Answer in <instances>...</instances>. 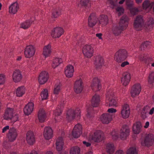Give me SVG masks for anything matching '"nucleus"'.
<instances>
[{"label": "nucleus", "mask_w": 154, "mask_h": 154, "mask_svg": "<svg viewBox=\"0 0 154 154\" xmlns=\"http://www.w3.org/2000/svg\"><path fill=\"white\" fill-rule=\"evenodd\" d=\"M3 119L6 120H12L14 122L18 120V116L15 115L13 117V109L10 108H7L5 111L3 116Z\"/></svg>", "instance_id": "1"}, {"label": "nucleus", "mask_w": 154, "mask_h": 154, "mask_svg": "<svg viewBox=\"0 0 154 154\" xmlns=\"http://www.w3.org/2000/svg\"><path fill=\"white\" fill-rule=\"evenodd\" d=\"M128 57L127 51L124 49H120L115 54V59L118 63H121L126 60Z\"/></svg>", "instance_id": "2"}, {"label": "nucleus", "mask_w": 154, "mask_h": 154, "mask_svg": "<svg viewBox=\"0 0 154 154\" xmlns=\"http://www.w3.org/2000/svg\"><path fill=\"white\" fill-rule=\"evenodd\" d=\"M81 110L79 108H77L75 110L69 109L66 113V119L69 121L75 119L76 116L79 119L81 116Z\"/></svg>", "instance_id": "3"}, {"label": "nucleus", "mask_w": 154, "mask_h": 154, "mask_svg": "<svg viewBox=\"0 0 154 154\" xmlns=\"http://www.w3.org/2000/svg\"><path fill=\"white\" fill-rule=\"evenodd\" d=\"M35 49L32 45L27 46L24 49V55L26 58H30L33 57L35 54Z\"/></svg>", "instance_id": "4"}, {"label": "nucleus", "mask_w": 154, "mask_h": 154, "mask_svg": "<svg viewBox=\"0 0 154 154\" xmlns=\"http://www.w3.org/2000/svg\"><path fill=\"white\" fill-rule=\"evenodd\" d=\"M64 32V29L62 28L56 27L51 30V34L54 38H59L63 34Z\"/></svg>", "instance_id": "5"}, {"label": "nucleus", "mask_w": 154, "mask_h": 154, "mask_svg": "<svg viewBox=\"0 0 154 154\" xmlns=\"http://www.w3.org/2000/svg\"><path fill=\"white\" fill-rule=\"evenodd\" d=\"M18 135L17 130L14 127L11 128L7 134V137L9 142H13Z\"/></svg>", "instance_id": "6"}, {"label": "nucleus", "mask_w": 154, "mask_h": 154, "mask_svg": "<svg viewBox=\"0 0 154 154\" xmlns=\"http://www.w3.org/2000/svg\"><path fill=\"white\" fill-rule=\"evenodd\" d=\"M82 52L85 56L87 58H90L93 55V49L90 45H86L84 46Z\"/></svg>", "instance_id": "7"}, {"label": "nucleus", "mask_w": 154, "mask_h": 154, "mask_svg": "<svg viewBox=\"0 0 154 154\" xmlns=\"http://www.w3.org/2000/svg\"><path fill=\"white\" fill-rule=\"evenodd\" d=\"M144 23L143 17L141 15L137 16L135 18L133 23L134 27L137 30L139 28H141Z\"/></svg>", "instance_id": "8"}, {"label": "nucleus", "mask_w": 154, "mask_h": 154, "mask_svg": "<svg viewBox=\"0 0 154 154\" xmlns=\"http://www.w3.org/2000/svg\"><path fill=\"white\" fill-rule=\"evenodd\" d=\"M121 133L120 134V137L122 140L126 139L129 134L130 130L128 126L124 125L122 126L121 129Z\"/></svg>", "instance_id": "9"}, {"label": "nucleus", "mask_w": 154, "mask_h": 154, "mask_svg": "<svg viewBox=\"0 0 154 154\" xmlns=\"http://www.w3.org/2000/svg\"><path fill=\"white\" fill-rule=\"evenodd\" d=\"M49 79L48 73L46 71H42L38 77V82L40 85L45 84Z\"/></svg>", "instance_id": "10"}, {"label": "nucleus", "mask_w": 154, "mask_h": 154, "mask_svg": "<svg viewBox=\"0 0 154 154\" xmlns=\"http://www.w3.org/2000/svg\"><path fill=\"white\" fill-rule=\"evenodd\" d=\"M82 127L80 124L76 125L74 127L72 131V135L75 138H78L82 133Z\"/></svg>", "instance_id": "11"}, {"label": "nucleus", "mask_w": 154, "mask_h": 154, "mask_svg": "<svg viewBox=\"0 0 154 154\" xmlns=\"http://www.w3.org/2000/svg\"><path fill=\"white\" fill-rule=\"evenodd\" d=\"M130 113V109L128 105L125 104L123 106L121 111L122 117L124 119L128 118L129 116Z\"/></svg>", "instance_id": "12"}, {"label": "nucleus", "mask_w": 154, "mask_h": 154, "mask_svg": "<svg viewBox=\"0 0 154 154\" xmlns=\"http://www.w3.org/2000/svg\"><path fill=\"white\" fill-rule=\"evenodd\" d=\"M141 88L140 85L137 84L134 85L132 87L131 94L132 97H135L138 95L141 91Z\"/></svg>", "instance_id": "13"}, {"label": "nucleus", "mask_w": 154, "mask_h": 154, "mask_svg": "<svg viewBox=\"0 0 154 154\" xmlns=\"http://www.w3.org/2000/svg\"><path fill=\"white\" fill-rule=\"evenodd\" d=\"M88 25L89 27H93L97 23V18L94 13L91 14L88 19Z\"/></svg>", "instance_id": "14"}, {"label": "nucleus", "mask_w": 154, "mask_h": 154, "mask_svg": "<svg viewBox=\"0 0 154 154\" xmlns=\"http://www.w3.org/2000/svg\"><path fill=\"white\" fill-rule=\"evenodd\" d=\"M26 139L29 145H32L35 141V138L33 133L30 131H28L26 134Z\"/></svg>", "instance_id": "15"}, {"label": "nucleus", "mask_w": 154, "mask_h": 154, "mask_svg": "<svg viewBox=\"0 0 154 154\" xmlns=\"http://www.w3.org/2000/svg\"><path fill=\"white\" fill-rule=\"evenodd\" d=\"M53 132L52 128L49 127H46L44 129L43 136L44 138L47 140L52 138Z\"/></svg>", "instance_id": "16"}, {"label": "nucleus", "mask_w": 154, "mask_h": 154, "mask_svg": "<svg viewBox=\"0 0 154 154\" xmlns=\"http://www.w3.org/2000/svg\"><path fill=\"white\" fill-rule=\"evenodd\" d=\"M22 77L21 72L19 70H16L13 72L12 79L15 82L17 83L20 82Z\"/></svg>", "instance_id": "17"}, {"label": "nucleus", "mask_w": 154, "mask_h": 154, "mask_svg": "<svg viewBox=\"0 0 154 154\" xmlns=\"http://www.w3.org/2000/svg\"><path fill=\"white\" fill-rule=\"evenodd\" d=\"M34 104L32 102H29L26 105L23 109L24 113L26 115H28L31 114L33 110Z\"/></svg>", "instance_id": "18"}, {"label": "nucleus", "mask_w": 154, "mask_h": 154, "mask_svg": "<svg viewBox=\"0 0 154 154\" xmlns=\"http://www.w3.org/2000/svg\"><path fill=\"white\" fill-rule=\"evenodd\" d=\"M81 80H79L75 81L74 86V90L77 94H79L82 91L83 88Z\"/></svg>", "instance_id": "19"}, {"label": "nucleus", "mask_w": 154, "mask_h": 154, "mask_svg": "<svg viewBox=\"0 0 154 154\" xmlns=\"http://www.w3.org/2000/svg\"><path fill=\"white\" fill-rule=\"evenodd\" d=\"M100 119L103 123L108 124L112 120V116L108 113H103L101 116Z\"/></svg>", "instance_id": "20"}, {"label": "nucleus", "mask_w": 154, "mask_h": 154, "mask_svg": "<svg viewBox=\"0 0 154 154\" xmlns=\"http://www.w3.org/2000/svg\"><path fill=\"white\" fill-rule=\"evenodd\" d=\"M142 126L141 123L140 122H136L133 125L132 130L135 134H138L142 130Z\"/></svg>", "instance_id": "21"}, {"label": "nucleus", "mask_w": 154, "mask_h": 154, "mask_svg": "<svg viewBox=\"0 0 154 154\" xmlns=\"http://www.w3.org/2000/svg\"><path fill=\"white\" fill-rule=\"evenodd\" d=\"M154 141L153 135L152 134H148L145 137L144 143L146 146L148 147L151 146Z\"/></svg>", "instance_id": "22"}, {"label": "nucleus", "mask_w": 154, "mask_h": 154, "mask_svg": "<svg viewBox=\"0 0 154 154\" xmlns=\"http://www.w3.org/2000/svg\"><path fill=\"white\" fill-rule=\"evenodd\" d=\"M128 20L129 19L127 16L123 15L120 18L119 25L121 26H122L123 28L125 29L128 25Z\"/></svg>", "instance_id": "23"}, {"label": "nucleus", "mask_w": 154, "mask_h": 154, "mask_svg": "<svg viewBox=\"0 0 154 154\" xmlns=\"http://www.w3.org/2000/svg\"><path fill=\"white\" fill-rule=\"evenodd\" d=\"M100 97L98 95L95 94L91 100V104L93 107H97L100 104Z\"/></svg>", "instance_id": "24"}, {"label": "nucleus", "mask_w": 154, "mask_h": 154, "mask_svg": "<svg viewBox=\"0 0 154 154\" xmlns=\"http://www.w3.org/2000/svg\"><path fill=\"white\" fill-rule=\"evenodd\" d=\"M34 22V19L33 18H31L29 19L26 20L24 22L22 23L20 26V28L25 29L29 28Z\"/></svg>", "instance_id": "25"}, {"label": "nucleus", "mask_w": 154, "mask_h": 154, "mask_svg": "<svg viewBox=\"0 0 154 154\" xmlns=\"http://www.w3.org/2000/svg\"><path fill=\"white\" fill-rule=\"evenodd\" d=\"M38 117L40 122H43L45 121L46 117V114L45 112L43 109H42L39 111Z\"/></svg>", "instance_id": "26"}, {"label": "nucleus", "mask_w": 154, "mask_h": 154, "mask_svg": "<svg viewBox=\"0 0 154 154\" xmlns=\"http://www.w3.org/2000/svg\"><path fill=\"white\" fill-rule=\"evenodd\" d=\"M74 72L73 66L69 65L67 66V69L65 70V73L67 77L70 78L73 76Z\"/></svg>", "instance_id": "27"}, {"label": "nucleus", "mask_w": 154, "mask_h": 154, "mask_svg": "<svg viewBox=\"0 0 154 154\" xmlns=\"http://www.w3.org/2000/svg\"><path fill=\"white\" fill-rule=\"evenodd\" d=\"M139 59L141 62H143L148 65L151 61V59L144 54H140L139 56Z\"/></svg>", "instance_id": "28"}, {"label": "nucleus", "mask_w": 154, "mask_h": 154, "mask_svg": "<svg viewBox=\"0 0 154 154\" xmlns=\"http://www.w3.org/2000/svg\"><path fill=\"white\" fill-rule=\"evenodd\" d=\"M91 87L92 89L94 88H97L98 90H99L101 89V84L98 78H94L91 84Z\"/></svg>", "instance_id": "29"}, {"label": "nucleus", "mask_w": 154, "mask_h": 154, "mask_svg": "<svg viewBox=\"0 0 154 154\" xmlns=\"http://www.w3.org/2000/svg\"><path fill=\"white\" fill-rule=\"evenodd\" d=\"M56 148L58 151H61L63 149L64 143L63 138L61 137H59L56 141Z\"/></svg>", "instance_id": "30"}, {"label": "nucleus", "mask_w": 154, "mask_h": 154, "mask_svg": "<svg viewBox=\"0 0 154 154\" xmlns=\"http://www.w3.org/2000/svg\"><path fill=\"white\" fill-rule=\"evenodd\" d=\"M109 19L108 17L104 14L102 15L99 20V23L103 26H105L108 23Z\"/></svg>", "instance_id": "31"}, {"label": "nucleus", "mask_w": 154, "mask_h": 154, "mask_svg": "<svg viewBox=\"0 0 154 154\" xmlns=\"http://www.w3.org/2000/svg\"><path fill=\"white\" fill-rule=\"evenodd\" d=\"M115 149L114 144L112 143H109L106 144V150L107 153L109 154H112Z\"/></svg>", "instance_id": "32"}, {"label": "nucleus", "mask_w": 154, "mask_h": 154, "mask_svg": "<svg viewBox=\"0 0 154 154\" xmlns=\"http://www.w3.org/2000/svg\"><path fill=\"white\" fill-rule=\"evenodd\" d=\"M124 29L122 26H121L119 25H116L113 27L112 32L115 35L118 36L122 32Z\"/></svg>", "instance_id": "33"}, {"label": "nucleus", "mask_w": 154, "mask_h": 154, "mask_svg": "<svg viewBox=\"0 0 154 154\" xmlns=\"http://www.w3.org/2000/svg\"><path fill=\"white\" fill-rule=\"evenodd\" d=\"M95 58L94 64L97 68L103 65L104 60L103 58L100 56H97Z\"/></svg>", "instance_id": "34"}, {"label": "nucleus", "mask_w": 154, "mask_h": 154, "mask_svg": "<svg viewBox=\"0 0 154 154\" xmlns=\"http://www.w3.org/2000/svg\"><path fill=\"white\" fill-rule=\"evenodd\" d=\"M103 134L99 133H94L92 139L94 142H99L103 140Z\"/></svg>", "instance_id": "35"}, {"label": "nucleus", "mask_w": 154, "mask_h": 154, "mask_svg": "<svg viewBox=\"0 0 154 154\" xmlns=\"http://www.w3.org/2000/svg\"><path fill=\"white\" fill-rule=\"evenodd\" d=\"M51 46L49 44L45 46L43 48V54L45 57H48L51 52Z\"/></svg>", "instance_id": "36"}, {"label": "nucleus", "mask_w": 154, "mask_h": 154, "mask_svg": "<svg viewBox=\"0 0 154 154\" xmlns=\"http://www.w3.org/2000/svg\"><path fill=\"white\" fill-rule=\"evenodd\" d=\"M25 88L24 86L19 87L16 90V95L18 97H22L25 93Z\"/></svg>", "instance_id": "37"}, {"label": "nucleus", "mask_w": 154, "mask_h": 154, "mask_svg": "<svg viewBox=\"0 0 154 154\" xmlns=\"http://www.w3.org/2000/svg\"><path fill=\"white\" fill-rule=\"evenodd\" d=\"M130 74H127L124 75V76L121 79V82L122 84L125 86H127L128 84L130 81Z\"/></svg>", "instance_id": "38"}, {"label": "nucleus", "mask_w": 154, "mask_h": 154, "mask_svg": "<svg viewBox=\"0 0 154 154\" xmlns=\"http://www.w3.org/2000/svg\"><path fill=\"white\" fill-rule=\"evenodd\" d=\"M18 6L17 3L12 4L9 8V12L12 14H15L17 11Z\"/></svg>", "instance_id": "39"}, {"label": "nucleus", "mask_w": 154, "mask_h": 154, "mask_svg": "<svg viewBox=\"0 0 154 154\" xmlns=\"http://www.w3.org/2000/svg\"><path fill=\"white\" fill-rule=\"evenodd\" d=\"M53 62L52 66L55 69L61 63L63 62V61L61 58L56 57L54 59Z\"/></svg>", "instance_id": "40"}, {"label": "nucleus", "mask_w": 154, "mask_h": 154, "mask_svg": "<svg viewBox=\"0 0 154 154\" xmlns=\"http://www.w3.org/2000/svg\"><path fill=\"white\" fill-rule=\"evenodd\" d=\"M61 14V9L58 8L54 9L52 12V17L54 18H57Z\"/></svg>", "instance_id": "41"}, {"label": "nucleus", "mask_w": 154, "mask_h": 154, "mask_svg": "<svg viewBox=\"0 0 154 154\" xmlns=\"http://www.w3.org/2000/svg\"><path fill=\"white\" fill-rule=\"evenodd\" d=\"M41 96L42 100L47 99L48 97V90L46 89H44L41 92Z\"/></svg>", "instance_id": "42"}, {"label": "nucleus", "mask_w": 154, "mask_h": 154, "mask_svg": "<svg viewBox=\"0 0 154 154\" xmlns=\"http://www.w3.org/2000/svg\"><path fill=\"white\" fill-rule=\"evenodd\" d=\"M80 152V147L77 146H75L71 149L70 153V154H79Z\"/></svg>", "instance_id": "43"}, {"label": "nucleus", "mask_w": 154, "mask_h": 154, "mask_svg": "<svg viewBox=\"0 0 154 154\" xmlns=\"http://www.w3.org/2000/svg\"><path fill=\"white\" fill-rule=\"evenodd\" d=\"M151 45V42L148 41L144 42L140 46V48L141 50H144L146 48H149Z\"/></svg>", "instance_id": "44"}, {"label": "nucleus", "mask_w": 154, "mask_h": 154, "mask_svg": "<svg viewBox=\"0 0 154 154\" xmlns=\"http://www.w3.org/2000/svg\"><path fill=\"white\" fill-rule=\"evenodd\" d=\"M138 152L135 147H131L127 151L126 154H137Z\"/></svg>", "instance_id": "45"}, {"label": "nucleus", "mask_w": 154, "mask_h": 154, "mask_svg": "<svg viewBox=\"0 0 154 154\" xmlns=\"http://www.w3.org/2000/svg\"><path fill=\"white\" fill-rule=\"evenodd\" d=\"M151 4L149 0H145L142 4V7L143 9H146L150 6Z\"/></svg>", "instance_id": "46"}, {"label": "nucleus", "mask_w": 154, "mask_h": 154, "mask_svg": "<svg viewBox=\"0 0 154 154\" xmlns=\"http://www.w3.org/2000/svg\"><path fill=\"white\" fill-rule=\"evenodd\" d=\"M148 81L150 84L154 83V72H152L149 75Z\"/></svg>", "instance_id": "47"}, {"label": "nucleus", "mask_w": 154, "mask_h": 154, "mask_svg": "<svg viewBox=\"0 0 154 154\" xmlns=\"http://www.w3.org/2000/svg\"><path fill=\"white\" fill-rule=\"evenodd\" d=\"M111 135L112 139L114 140H116L119 137V134L115 130L111 132Z\"/></svg>", "instance_id": "48"}, {"label": "nucleus", "mask_w": 154, "mask_h": 154, "mask_svg": "<svg viewBox=\"0 0 154 154\" xmlns=\"http://www.w3.org/2000/svg\"><path fill=\"white\" fill-rule=\"evenodd\" d=\"M60 90V86L59 85H55L54 91V94H57Z\"/></svg>", "instance_id": "49"}, {"label": "nucleus", "mask_w": 154, "mask_h": 154, "mask_svg": "<svg viewBox=\"0 0 154 154\" xmlns=\"http://www.w3.org/2000/svg\"><path fill=\"white\" fill-rule=\"evenodd\" d=\"M116 101L114 99H112L109 101V106H116Z\"/></svg>", "instance_id": "50"}, {"label": "nucleus", "mask_w": 154, "mask_h": 154, "mask_svg": "<svg viewBox=\"0 0 154 154\" xmlns=\"http://www.w3.org/2000/svg\"><path fill=\"white\" fill-rule=\"evenodd\" d=\"M93 108L91 106H89L88 107L87 109V113L86 116L88 117L90 116L93 111Z\"/></svg>", "instance_id": "51"}, {"label": "nucleus", "mask_w": 154, "mask_h": 154, "mask_svg": "<svg viewBox=\"0 0 154 154\" xmlns=\"http://www.w3.org/2000/svg\"><path fill=\"white\" fill-rule=\"evenodd\" d=\"M54 112L55 116H58L60 115L62 111L61 109L59 107H58L55 110Z\"/></svg>", "instance_id": "52"}, {"label": "nucleus", "mask_w": 154, "mask_h": 154, "mask_svg": "<svg viewBox=\"0 0 154 154\" xmlns=\"http://www.w3.org/2000/svg\"><path fill=\"white\" fill-rule=\"evenodd\" d=\"M5 76L4 74H0V85L3 84L5 82Z\"/></svg>", "instance_id": "53"}, {"label": "nucleus", "mask_w": 154, "mask_h": 154, "mask_svg": "<svg viewBox=\"0 0 154 154\" xmlns=\"http://www.w3.org/2000/svg\"><path fill=\"white\" fill-rule=\"evenodd\" d=\"M89 2V0H81L80 4L82 6H86Z\"/></svg>", "instance_id": "54"}, {"label": "nucleus", "mask_w": 154, "mask_h": 154, "mask_svg": "<svg viewBox=\"0 0 154 154\" xmlns=\"http://www.w3.org/2000/svg\"><path fill=\"white\" fill-rule=\"evenodd\" d=\"M146 108L144 107L143 108L141 113V117L143 119H145L146 117Z\"/></svg>", "instance_id": "55"}, {"label": "nucleus", "mask_w": 154, "mask_h": 154, "mask_svg": "<svg viewBox=\"0 0 154 154\" xmlns=\"http://www.w3.org/2000/svg\"><path fill=\"white\" fill-rule=\"evenodd\" d=\"M154 23V20L152 18H150L148 21L147 25L148 26H152Z\"/></svg>", "instance_id": "56"}, {"label": "nucleus", "mask_w": 154, "mask_h": 154, "mask_svg": "<svg viewBox=\"0 0 154 154\" xmlns=\"http://www.w3.org/2000/svg\"><path fill=\"white\" fill-rule=\"evenodd\" d=\"M138 12V8H132L130 11L131 14L134 15L136 14Z\"/></svg>", "instance_id": "57"}, {"label": "nucleus", "mask_w": 154, "mask_h": 154, "mask_svg": "<svg viewBox=\"0 0 154 154\" xmlns=\"http://www.w3.org/2000/svg\"><path fill=\"white\" fill-rule=\"evenodd\" d=\"M107 112L110 113H114L116 112V110L114 108H110L108 109Z\"/></svg>", "instance_id": "58"}, {"label": "nucleus", "mask_w": 154, "mask_h": 154, "mask_svg": "<svg viewBox=\"0 0 154 154\" xmlns=\"http://www.w3.org/2000/svg\"><path fill=\"white\" fill-rule=\"evenodd\" d=\"M129 64V63L128 61H125L121 63V66L122 67H124L128 65Z\"/></svg>", "instance_id": "59"}, {"label": "nucleus", "mask_w": 154, "mask_h": 154, "mask_svg": "<svg viewBox=\"0 0 154 154\" xmlns=\"http://www.w3.org/2000/svg\"><path fill=\"white\" fill-rule=\"evenodd\" d=\"M9 126L8 125H7L3 128L2 129V133L5 132L7 130H9Z\"/></svg>", "instance_id": "60"}, {"label": "nucleus", "mask_w": 154, "mask_h": 154, "mask_svg": "<svg viewBox=\"0 0 154 154\" xmlns=\"http://www.w3.org/2000/svg\"><path fill=\"white\" fill-rule=\"evenodd\" d=\"M83 143L87 147L90 146L91 145V143L88 142H86V141H83Z\"/></svg>", "instance_id": "61"}, {"label": "nucleus", "mask_w": 154, "mask_h": 154, "mask_svg": "<svg viewBox=\"0 0 154 154\" xmlns=\"http://www.w3.org/2000/svg\"><path fill=\"white\" fill-rule=\"evenodd\" d=\"M102 34L101 33H97L96 34V36L98 37L100 39H102Z\"/></svg>", "instance_id": "62"}, {"label": "nucleus", "mask_w": 154, "mask_h": 154, "mask_svg": "<svg viewBox=\"0 0 154 154\" xmlns=\"http://www.w3.org/2000/svg\"><path fill=\"white\" fill-rule=\"evenodd\" d=\"M115 154H124V152L122 150H119L116 152Z\"/></svg>", "instance_id": "63"}, {"label": "nucleus", "mask_w": 154, "mask_h": 154, "mask_svg": "<svg viewBox=\"0 0 154 154\" xmlns=\"http://www.w3.org/2000/svg\"><path fill=\"white\" fill-rule=\"evenodd\" d=\"M154 112V107H153L152 108V109L150 110L149 112V114L150 115H152Z\"/></svg>", "instance_id": "64"}]
</instances>
